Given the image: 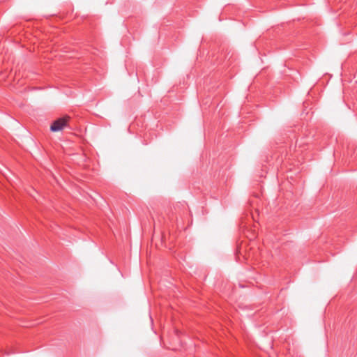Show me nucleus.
I'll return each instance as SVG.
<instances>
[{
  "label": "nucleus",
  "instance_id": "1",
  "mask_svg": "<svg viewBox=\"0 0 357 357\" xmlns=\"http://www.w3.org/2000/svg\"><path fill=\"white\" fill-rule=\"evenodd\" d=\"M69 116H64L55 120L50 126V130L52 132H58L68 126V122L70 120Z\"/></svg>",
  "mask_w": 357,
  "mask_h": 357
}]
</instances>
